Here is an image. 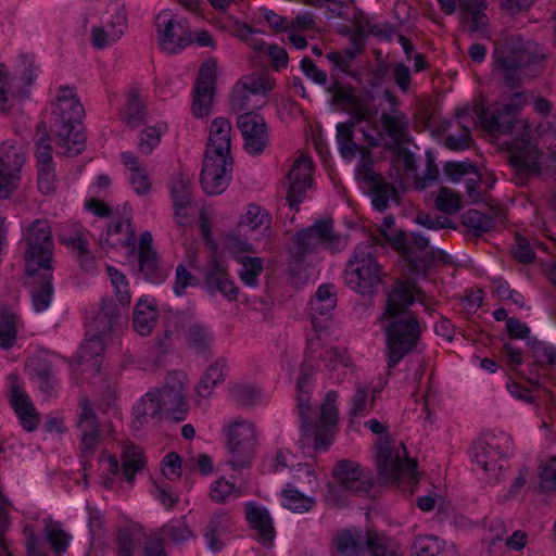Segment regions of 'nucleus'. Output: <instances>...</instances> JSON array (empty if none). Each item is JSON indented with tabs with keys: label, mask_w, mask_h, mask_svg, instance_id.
<instances>
[{
	"label": "nucleus",
	"mask_w": 556,
	"mask_h": 556,
	"mask_svg": "<svg viewBox=\"0 0 556 556\" xmlns=\"http://www.w3.org/2000/svg\"><path fill=\"white\" fill-rule=\"evenodd\" d=\"M18 326L20 320L14 312L8 308H3L0 311L1 348L9 349L15 343Z\"/></svg>",
	"instance_id": "55"
},
{
	"label": "nucleus",
	"mask_w": 556,
	"mask_h": 556,
	"mask_svg": "<svg viewBox=\"0 0 556 556\" xmlns=\"http://www.w3.org/2000/svg\"><path fill=\"white\" fill-rule=\"evenodd\" d=\"M511 157L516 166L529 172L540 173L544 169L556 173V143L549 148L544 156L531 139V129L522 126L521 136L515 138L511 147Z\"/></svg>",
	"instance_id": "14"
},
{
	"label": "nucleus",
	"mask_w": 556,
	"mask_h": 556,
	"mask_svg": "<svg viewBox=\"0 0 556 556\" xmlns=\"http://www.w3.org/2000/svg\"><path fill=\"white\" fill-rule=\"evenodd\" d=\"M232 157L204 155L201 172V185L206 194L223 193L231 180Z\"/></svg>",
	"instance_id": "21"
},
{
	"label": "nucleus",
	"mask_w": 556,
	"mask_h": 556,
	"mask_svg": "<svg viewBox=\"0 0 556 556\" xmlns=\"http://www.w3.org/2000/svg\"><path fill=\"white\" fill-rule=\"evenodd\" d=\"M367 547V531L345 529L333 538L332 556H362Z\"/></svg>",
	"instance_id": "33"
},
{
	"label": "nucleus",
	"mask_w": 556,
	"mask_h": 556,
	"mask_svg": "<svg viewBox=\"0 0 556 556\" xmlns=\"http://www.w3.org/2000/svg\"><path fill=\"white\" fill-rule=\"evenodd\" d=\"M367 548L370 556H403L395 541L377 532L367 531Z\"/></svg>",
	"instance_id": "54"
},
{
	"label": "nucleus",
	"mask_w": 556,
	"mask_h": 556,
	"mask_svg": "<svg viewBox=\"0 0 556 556\" xmlns=\"http://www.w3.org/2000/svg\"><path fill=\"white\" fill-rule=\"evenodd\" d=\"M333 476L342 488L350 491L368 493L371 488V473L352 460L339 462L333 470Z\"/></svg>",
	"instance_id": "26"
},
{
	"label": "nucleus",
	"mask_w": 556,
	"mask_h": 556,
	"mask_svg": "<svg viewBox=\"0 0 556 556\" xmlns=\"http://www.w3.org/2000/svg\"><path fill=\"white\" fill-rule=\"evenodd\" d=\"M430 239L419 231H397L390 238V244L408 261L416 275L425 274L422 261L417 256L429 247Z\"/></svg>",
	"instance_id": "23"
},
{
	"label": "nucleus",
	"mask_w": 556,
	"mask_h": 556,
	"mask_svg": "<svg viewBox=\"0 0 556 556\" xmlns=\"http://www.w3.org/2000/svg\"><path fill=\"white\" fill-rule=\"evenodd\" d=\"M275 79L265 72H254L242 76L237 84L252 94L266 97L274 88Z\"/></svg>",
	"instance_id": "51"
},
{
	"label": "nucleus",
	"mask_w": 556,
	"mask_h": 556,
	"mask_svg": "<svg viewBox=\"0 0 556 556\" xmlns=\"http://www.w3.org/2000/svg\"><path fill=\"white\" fill-rule=\"evenodd\" d=\"M26 273L35 277L40 270H52L53 240L47 219H35L22 240Z\"/></svg>",
	"instance_id": "11"
},
{
	"label": "nucleus",
	"mask_w": 556,
	"mask_h": 556,
	"mask_svg": "<svg viewBox=\"0 0 556 556\" xmlns=\"http://www.w3.org/2000/svg\"><path fill=\"white\" fill-rule=\"evenodd\" d=\"M281 505L296 514L309 511L315 505V497L305 495L293 484L288 483L280 493Z\"/></svg>",
	"instance_id": "48"
},
{
	"label": "nucleus",
	"mask_w": 556,
	"mask_h": 556,
	"mask_svg": "<svg viewBox=\"0 0 556 556\" xmlns=\"http://www.w3.org/2000/svg\"><path fill=\"white\" fill-rule=\"evenodd\" d=\"M163 538L172 540L174 543H182L188 541L192 533L182 519L170 520L161 529Z\"/></svg>",
	"instance_id": "61"
},
{
	"label": "nucleus",
	"mask_w": 556,
	"mask_h": 556,
	"mask_svg": "<svg viewBox=\"0 0 556 556\" xmlns=\"http://www.w3.org/2000/svg\"><path fill=\"white\" fill-rule=\"evenodd\" d=\"M378 240L368 237L358 243L344 269L346 286L361 295L372 296L383 281L384 271L376 258Z\"/></svg>",
	"instance_id": "8"
},
{
	"label": "nucleus",
	"mask_w": 556,
	"mask_h": 556,
	"mask_svg": "<svg viewBox=\"0 0 556 556\" xmlns=\"http://www.w3.org/2000/svg\"><path fill=\"white\" fill-rule=\"evenodd\" d=\"M376 464L386 481L410 485L416 479V462L407 456L402 442L380 438L377 442Z\"/></svg>",
	"instance_id": "10"
},
{
	"label": "nucleus",
	"mask_w": 556,
	"mask_h": 556,
	"mask_svg": "<svg viewBox=\"0 0 556 556\" xmlns=\"http://www.w3.org/2000/svg\"><path fill=\"white\" fill-rule=\"evenodd\" d=\"M217 63L214 59L205 60L199 71L192 98V113L195 117H204L211 113L215 93Z\"/></svg>",
	"instance_id": "20"
},
{
	"label": "nucleus",
	"mask_w": 556,
	"mask_h": 556,
	"mask_svg": "<svg viewBox=\"0 0 556 556\" xmlns=\"http://www.w3.org/2000/svg\"><path fill=\"white\" fill-rule=\"evenodd\" d=\"M102 484L106 489L114 488L124 477L128 482H132L136 473L140 471L146 464L141 450L132 444L124 445L122 454L123 469H119L118 460L110 454H102L99 458Z\"/></svg>",
	"instance_id": "13"
},
{
	"label": "nucleus",
	"mask_w": 556,
	"mask_h": 556,
	"mask_svg": "<svg viewBox=\"0 0 556 556\" xmlns=\"http://www.w3.org/2000/svg\"><path fill=\"white\" fill-rule=\"evenodd\" d=\"M229 465L241 469L249 465L256 444L254 425L247 420H237L228 428Z\"/></svg>",
	"instance_id": "18"
},
{
	"label": "nucleus",
	"mask_w": 556,
	"mask_h": 556,
	"mask_svg": "<svg viewBox=\"0 0 556 556\" xmlns=\"http://www.w3.org/2000/svg\"><path fill=\"white\" fill-rule=\"evenodd\" d=\"M348 245L344 236L333 231L331 219L317 220L312 226L299 231L292 239L290 253L293 257L301 260L307 253L324 249L332 252L341 251Z\"/></svg>",
	"instance_id": "12"
},
{
	"label": "nucleus",
	"mask_w": 556,
	"mask_h": 556,
	"mask_svg": "<svg viewBox=\"0 0 556 556\" xmlns=\"http://www.w3.org/2000/svg\"><path fill=\"white\" fill-rule=\"evenodd\" d=\"M106 271L110 277L111 285L113 287V291L118 303H116L114 300H103L101 306L106 302H113L119 309L122 318L124 313L128 309L131 302L129 282L126 276L122 271L116 269L114 266L108 265Z\"/></svg>",
	"instance_id": "41"
},
{
	"label": "nucleus",
	"mask_w": 556,
	"mask_h": 556,
	"mask_svg": "<svg viewBox=\"0 0 556 556\" xmlns=\"http://www.w3.org/2000/svg\"><path fill=\"white\" fill-rule=\"evenodd\" d=\"M26 368L42 392L50 394L58 387V380L52 369V361L48 357L33 356L28 359Z\"/></svg>",
	"instance_id": "36"
},
{
	"label": "nucleus",
	"mask_w": 556,
	"mask_h": 556,
	"mask_svg": "<svg viewBox=\"0 0 556 556\" xmlns=\"http://www.w3.org/2000/svg\"><path fill=\"white\" fill-rule=\"evenodd\" d=\"M237 126L244 140V149L249 154H261L268 143L267 124L260 114L247 112L237 119Z\"/></svg>",
	"instance_id": "22"
},
{
	"label": "nucleus",
	"mask_w": 556,
	"mask_h": 556,
	"mask_svg": "<svg viewBox=\"0 0 556 556\" xmlns=\"http://www.w3.org/2000/svg\"><path fill=\"white\" fill-rule=\"evenodd\" d=\"M84 109L74 90L60 87L50 119V131L55 138L58 152L63 155H76L85 147V135L81 131Z\"/></svg>",
	"instance_id": "5"
},
{
	"label": "nucleus",
	"mask_w": 556,
	"mask_h": 556,
	"mask_svg": "<svg viewBox=\"0 0 556 556\" xmlns=\"http://www.w3.org/2000/svg\"><path fill=\"white\" fill-rule=\"evenodd\" d=\"M381 100L389 109L380 116L377 124L378 109L371 101H362L354 108V122L361 123V134L364 141L371 147L396 148L407 141L408 119L396 109L397 98L384 90Z\"/></svg>",
	"instance_id": "3"
},
{
	"label": "nucleus",
	"mask_w": 556,
	"mask_h": 556,
	"mask_svg": "<svg viewBox=\"0 0 556 556\" xmlns=\"http://www.w3.org/2000/svg\"><path fill=\"white\" fill-rule=\"evenodd\" d=\"M361 132V123L354 122V111L351 117L345 123H339L337 125V143L339 147L340 154L345 160H352L355 157L358 150V146L353 141V132Z\"/></svg>",
	"instance_id": "43"
},
{
	"label": "nucleus",
	"mask_w": 556,
	"mask_h": 556,
	"mask_svg": "<svg viewBox=\"0 0 556 556\" xmlns=\"http://www.w3.org/2000/svg\"><path fill=\"white\" fill-rule=\"evenodd\" d=\"M382 386L369 387L358 384L355 393L351 397L349 415L351 418H361L366 416L372 408L377 394Z\"/></svg>",
	"instance_id": "40"
},
{
	"label": "nucleus",
	"mask_w": 556,
	"mask_h": 556,
	"mask_svg": "<svg viewBox=\"0 0 556 556\" xmlns=\"http://www.w3.org/2000/svg\"><path fill=\"white\" fill-rule=\"evenodd\" d=\"M483 127L492 135L508 132L516 122V116L503 103H494L479 113Z\"/></svg>",
	"instance_id": "34"
},
{
	"label": "nucleus",
	"mask_w": 556,
	"mask_h": 556,
	"mask_svg": "<svg viewBox=\"0 0 556 556\" xmlns=\"http://www.w3.org/2000/svg\"><path fill=\"white\" fill-rule=\"evenodd\" d=\"M415 302L424 305L428 314H432L433 309L428 306L425 293L409 282L397 280L388 294L382 315L388 368H394L417 348L426 329V325L408 311V306Z\"/></svg>",
	"instance_id": "2"
},
{
	"label": "nucleus",
	"mask_w": 556,
	"mask_h": 556,
	"mask_svg": "<svg viewBox=\"0 0 556 556\" xmlns=\"http://www.w3.org/2000/svg\"><path fill=\"white\" fill-rule=\"evenodd\" d=\"M99 243L106 253L125 250L127 260L136 256V233L128 218L109 225L100 236Z\"/></svg>",
	"instance_id": "24"
},
{
	"label": "nucleus",
	"mask_w": 556,
	"mask_h": 556,
	"mask_svg": "<svg viewBox=\"0 0 556 556\" xmlns=\"http://www.w3.org/2000/svg\"><path fill=\"white\" fill-rule=\"evenodd\" d=\"M144 106L140 94L136 90H130L121 113L122 119L130 126H137L144 119Z\"/></svg>",
	"instance_id": "57"
},
{
	"label": "nucleus",
	"mask_w": 556,
	"mask_h": 556,
	"mask_svg": "<svg viewBox=\"0 0 556 556\" xmlns=\"http://www.w3.org/2000/svg\"><path fill=\"white\" fill-rule=\"evenodd\" d=\"M357 174L371 185L372 206L379 212L384 211L389 201L395 197V188L368 164H363Z\"/></svg>",
	"instance_id": "31"
},
{
	"label": "nucleus",
	"mask_w": 556,
	"mask_h": 556,
	"mask_svg": "<svg viewBox=\"0 0 556 556\" xmlns=\"http://www.w3.org/2000/svg\"><path fill=\"white\" fill-rule=\"evenodd\" d=\"M337 305L334 288L331 285L318 287L309 302V316L313 332L308 334V353L300 369V376L295 384L296 410L301 419L302 441L314 450H326L333 440L338 421V394L330 391L318 413H314L311 405L313 392V364L311 362L318 353L321 336L331 313Z\"/></svg>",
	"instance_id": "1"
},
{
	"label": "nucleus",
	"mask_w": 556,
	"mask_h": 556,
	"mask_svg": "<svg viewBox=\"0 0 556 556\" xmlns=\"http://www.w3.org/2000/svg\"><path fill=\"white\" fill-rule=\"evenodd\" d=\"M457 124L462 127L459 134H450L445 138V146L453 151H460L469 148L470 144V129L469 124L475 123L473 117L470 115L469 108L457 109L456 111Z\"/></svg>",
	"instance_id": "47"
},
{
	"label": "nucleus",
	"mask_w": 556,
	"mask_h": 556,
	"mask_svg": "<svg viewBox=\"0 0 556 556\" xmlns=\"http://www.w3.org/2000/svg\"><path fill=\"white\" fill-rule=\"evenodd\" d=\"M496 71L513 86L526 76V70L543 59L538 45L520 37H507L496 42L493 51Z\"/></svg>",
	"instance_id": "9"
},
{
	"label": "nucleus",
	"mask_w": 556,
	"mask_h": 556,
	"mask_svg": "<svg viewBox=\"0 0 556 556\" xmlns=\"http://www.w3.org/2000/svg\"><path fill=\"white\" fill-rule=\"evenodd\" d=\"M314 162L311 156L300 153L296 155L282 180V189L286 192V200L291 208L298 210L307 191L313 185Z\"/></svg>",
	"instance_id": "15"
},
{
	"label": "nucleus",
	"mask_w": 556,
	"mask_h": 556,
	"mask_svg": "<svg viewBox=\"0 0 556 556\" xmlns=\"http://www.w3.org/2000/svg\"><path fill=\"white\" fill-rule=\"evenodd\" d=\"M514 454L510 434L497 430L486 432L471 447V460L478 478L485 483H500L504 476L503 462Z\"/></svg>",
	"instance_id": "7"
},
{
	"label": "nucleus",
	"mask_w": 556,
	"mask_h": 556,
	"mask_svg": "<svg viewBox=\"0 0 556 556\" xmlns=\"http://www.w3.org/2000/svg\"><path fill=\"white\" fill-rule=\"evenodd\" d=\"M206 283L213 291H218L229 301H233L238 295V287L229 278L226 268L220 264H212L206 274Z\"/></svg>",
	"instance_id": "42"
},
{
	"label": "nucleus",
	"mask_w": 556,
	"mask_h": 556,
	"mask_svg": "<svg viewBox=\"0 0 556 556\" xmlns=\"http://www.w3.org/2000/svg\"><path fill=\"white\" fill-rule=\"evenodd\" d=\"M7 383L11 404L23 428L27 431H33L37 427L39 419L33 403L23 389L22 380L15 374H11L8 376Z\"/></svg>",
	"instance_id": "25"
},
{
	"label": "nucleus",
	"mask_w": 556,
	"mask_h": 556,
	"mask_svg": "<svg viewBox=\"0 0 556 556\" xmlns=\"http://www.w3.org/2000/svg\"><path fill=\"white\" fill-rule=\"evenodd\" d=\"M11 77L15 84V87L21 89L22 98H25L28 93V87L37 77V68L34 64V60L26 55L20 56L16 61L14 72Z\"/></svg>",
	"instance_id": "49"
},
{
	"label": "nucleus",
	"mask_w": 556,
	"mask_h": 556,
	"mask_svg": "<svg viewBox=\"0 0 556 556\" xmlns=\"http://www.w3.org/2000/svg\"><path fill=\"white\" fill-rule=\"evenodd\" d=\"M244 514L249 526L256 532L258 541L266 546L273 544L276 531L269 510L256 502L244 503Z\"/></svg>",
	"instance_id": "29"
},
{
	"label": "nucleus",
	"mask_w": 556,
	"mask_h": 556,
	"mask_svg": "<svg viewBox=\"0 0 556 556\" xmlns=\"http://www.w3.org/2000/svg\"><path fill=\"white\" fill-rule=\"evenodd\" d=\"M21 89L15 87L11 75L3 64H0V111L10 113L22 100Z\"/></svg>",
	"instance_id": "50"
},
{
	"label": "nucleus",
	"mask_w": 556,
	"mask_h": 556,
	"mask_svg": "<svg viewBox=\"0 0 556 556\" xmlns=\"http://www.w3.org/2000/svg\"><path fill=\"white\" fill-rule=\"evenodd\" d=\"M127 29V13L123 5L116 8L109 21L91 28V42L98 49H104L118 41Z\"/></svg>",
	"instance_id": "27"
},
{
	"label": "nucleus",
	"mask_w": 556,
	"mask_h": 556,
	"mask_svg": "<svg viewBox=\"0 0 556 556\" xmlns=\"http://www.w3.org/2000/svg\"><path fill=\"white\" fill-rule=\"evenodd\" d=\"M486 0H458V18L470 34L488 35Z\"/></svg>",
	"instance_id": "28"
},
{
	"label": "nucleus",
	"mask_w": 556,
	"mask_h": 556,
	"mask_svg": "<svg viewBox=\"0 0 556 556\" xmlns=\"http://www.w3.org/2000/svg\"><path fill=\"white\" fill-rule=\"evenodd\" d=\"M159 311L156 302L149 295H142L134 309V328L141 336H148L156 325Z\"/></svg>",
	"instance_id": "37"
},
{
	"label": "nucleus",
	"mask_w": 556,
	"mask_h": 556,
	"mask_svg": "<svg viewBox=\"0 0 556 556\" xmlns=\"http://www.w3.org/2000/svg\"><path fill=\"white\" fill-rule=\"evenodd\" d=\"M228 370L226 359H218L211 364L200 378L197 386V393L201 397H208L214 388L223 383Z\"/></svg>",
	"instance_id": "45"
},
{
	"label": "nucleus",
	"mask_w": 556,
	"mask_h": 556,
	"mask_svg": "<svg viewBox=\"0 0 556 556\" xmlns=\"http://www.w3.org/2000/svg\"><path fill=\"white\" fill-rule=\"evenodd\" d=\"M77 426L81 433L83 451L91 453L98 444L99 427L93 408L87 399L80 401Z\"/></svg>",
	"instance_id": "35"
},
{
	"label": "nucleus",
	"mask_w": 556,
	"mask_h": 556,
	"mask_svg": "<svg viewBox=\"0 0 556 556\" xmlns=\"http://www.w3.org/2000/svg\"><path fill=\"white\" fill-rule=\"evenodd\" d=\"M38 277L37 287L31 289V302L36 312L41 313L46 311L52 301L53 287H52V270H40L34 279Z\"/></svg>",
	"instance_id": "46"
},
{
	"label": "nucleus",
	"mask_w": 556,
	"mask_h": 556,
	"mask_svg": "<svg viewBox=\"0 0 556 556\" xmlns=\"http://www.w3.org/2000/svg\"><path fill=\"white\" fill-rule=\"evenodd\" d=\"M463 223L476 232H488L494 226V220L477 210H469L463 216Z\"/></svg>",
	"instance_id": "63"
},
{
	"label": "nucleus",
	"mask_w": 556,
	"mask_h": 556,
	"mask_svg": "<svg viewBox=\"0 0 556 556\" xmlns=\"http://www.w3.org/2000/svg\"><path fill=\"white\" fill-rule=\"evenodd\" d=\"M270 217L268 213L256 204H249L242 214L239 227L244 231L258 232L255 239L268 236Z\"/></svg>",
	"instance_id": "39"
},
{
	"label": "nucleus",
	"mask_w": 556,
	"mask_h": 556,
	"mask_svg": "<svg viewBox=\"0 0 556 556\" xmlns=\"http://www.w3.org/2000/svg\"><path fill=\"white\" fill-rule=\"evenodd\" d=\"M25 152L21 146L9 141L0 144V200L9 199L17 189Z\"/></svg>",
	"instance_id": "17"
},
{
	"label": "nucleus",
	"mask_w": 556,
	"mask_h": 556,
	"mask_svg": "<svg viewBox=\"0 0 556 556\" xmlns=\"http://www.w3.org/2000/svg\"><path fill=\"white\" fill-rule=\"evenodd\" d=\"M231 528L232 519L228 511L218 510L212 515L203 531L207 548L213 553L222 551Z\"/></svg>",
	"instance_id": "32"
},
{
	"label": "nucleus",
	"mask_w": 556,
	"mask_h": 556,
	"mask_svg": "<svg viewBox=\"0 0 556 556\" xmlns=\"http://www.w3.org/2000/svg\"><path fill=\"white\" fill-rule=\"evenodd\" d=\"M187 344L197 353H204L213 342V334L203 325H191L186 333Z\"/></svg>",
	"instance_id": "58"
},
{
	"label": "nucleus",
	"mask_w": 556,
	"mask_h": 556,
	"mask_svg": "<svg viewBox=\"0 0 556 556\" xmlns=\"http://www.w3.org/2000/svg\"><path fill=\"white\" fill-rule=\"evenodd\" d=\"M157 42L167 53H177L192 40L189 24L185 18H176L168 10L156 15Z\"/></svg>",
	"instance_id": "16"
},
{
	"label": "nucleus",
	"mask_w": 556,
	"mask_h": 556,
	"mask_svg": "<svg viewBox=\"0 0 556 556\" xmlns=\"http://www.w3.org/2000/svg\"><path fill=\"white\" fill-rule=\"evenodd\" d=\"M122 162L127 169L128 180L132 190L139 194H148L151 190V181L146 167L131 152L122 153Z\"/></svg>",
	"instance_id": "38"
},
{
	"label": "nucleus",
	"mask_w": 556,
	"mask_h": 556,
	"mask_svg": "<svg viewBox=\"0 0 556 556\" xmlns=\"http://www.w3.org/2000/svg\"><path fill=\"white\" fill-rule=\"evenodd\" d=\"M111 181L106 175L97 176L94 182L89 187L90 199L86 202V206L94 215L100 217H109L112 210L104 202L96 199L102 194V191L110 186Z\"/></svg>",
	"instance_id": "52"
},
{
	"label": "nucleus",
	"mask_w": 556,
	"mask_h": 556,
	"mask_svg": "<svg viewBox=\"0 0 556 556\" xmlns=\"http://www.w3.org/2000/svg\"><path fill=\"white\" fill-rule=\"evenodd\" d=\"M210 496L216 503H226L242 496V492L230 481L220 478L211 484Z\"/></svg>",
	"instance_id": "60"
},
{
	"label": "nucleus",
	"mask_w": 556,
	"mask_h": 556,
	"mask_svg": "<svg viewBox=\"0 0 556 556\" xmlns=\"http://www.w3.org/2000/svg\"><path fill=\"white\" fill-rule=\"evenodd\" d=\"M532 354L538 363L549 366L556 371V346L544 342L536 341L532 343Z\"/></svg>",
	"instance_id": "64"
},
{
	"label": "nucleus",
	"mask_w": 556,
	"mask_h": 556,
	"mask_svg": "<svg viewBox=\"0 0 556 556\" xmlns=\"http://www.w3.org/2000/svg\"><path fill=\"white\" fill-rule=\"evenodd\" d=\"M189 409L187 390L180 375H169L160 388L148 391L134 405V422L141 427L150 419L172 417L184 420Z\"/></svg>",
	"instance_id": "4"
},
{
	"label": "nucleus",
	"mask_w": 556,
	"mask_h": 556,
	"mask_svg": "<svg viewBox=\"0 0 556 556\" xmlns=\"http://www.w3.org/2000/svg\"><path fill=\"white\" fill-rule=\"evenodd\" d=\"M168 127L165 122H157L152 126H148L141 130L138 149L149 155L161 142L162 136L167 131Z\"/></svg>",
	"instance_id": "56"
},
{
	"label": "nucleus",
	"mask_w": 556,
	"mask_h": 556,
	"mask_svg": "<svg viewBox=\"0 0 556 556\" xmlns=\"http://www.w3.org/2000/svg\"><path fill=\"white\" fill-rule=\"evenodd\" d=\"M318 356L330 371H337L334 377L337 381L344 380L351 371L350 356L344 350L326 346L321 349Z\"/></svg>",
	"instance_id": "44"
},
{
	"label": "nucleus",
	"mask_w": 556,
	"mask_h": 556,
	"mask_svg": "<svg viewBox=\"0 0 556 556\" xmlns=\"http://www.w3.org/2000/svg\"><path fill=\"white\" fill-rule=\"evenodd\" d=\"M441 548V540L432 534L418 535L413 543V551L417 556H435Z\"/></svg>",
	"instance_id": "62"
},
{
	"label": "nucleus",
	"mask_w": 556,
	"mask_h": 556,
	"mask_svg": "<svg viewBox=\"0 0 556 556\" xmlns=\"http://www.w3.org/2000/svg\"><path fill=\"white\" fill-rule=\"evenodd\" d=\"M237 262L241 266L238 270L241 281L247 287H257L258 278L264 270L263 258L257 256H238Z\"/></svg>",
	"instance_id": "53"
},
{
	"label": "nucleus",
	"mask_w": 556,
	"mask_h": 556,
	"mask_svg": "<svg viewBox=\"0 0 556 556\" xmlns=\"http://www.w3.org/2000/svg\"><path fill=\"white\" fill-rule=\"evenodd\" d=\"M45 534L51 548L58 556H61V554L66 551L72 541V535L68 534L59 522L54 521H50L46 526Z\"/></svg>",
	"instance_id": "59"
},
{
	"label": "nucleus",
	"mask_w": 556,
	"mask_h": 556,
	"mask_svg": "<svg viewBox=\"0 0 556 556\" xmlns=\"http://www.w3.org/2000/svg\"><path fill=\"white\" fill-rule=\"evenodd\" d=\"M119 325V309L113 302H106L100 306L88 325L86 338L77 352L76 364L72 365L73 369L84 372H98L102 364L105 345L115 336Z\"/></svg>",
	"instance_id": "6"
},
{
	"label": "nucleus",
	"mask_w": 556,
	"mask_h": 556,
	"mask_svg": "<svg viewBox=\"0 0 556 556\" xmlns=\"http://www.w3.org/2000/svg\"><path fill=\"white\" fill-rule=\"evenodd\" d=\"M231 124L225 117H215L211 122L205 155L231 157Z\"/></svg>",
	"instance_id": "30"
},
{
	"label": "nucleus",
	"mask_w": 556,
	"mask_h": 556,
	"mask_svg": "<svg viewBox=\"0 0 556 556\" xmlns=\"http://www.w3.org/2000/svg\"><path fill=\"white\" fill-rule=\"evenodd\" d=\"M444 175L453 184L464 182L467 194L472 202L481 199V188L490 189L495 178L481 174L469 161L447 162L444 165Z\"/></svg>",
	"instance_id": "19"
}]
</instances>
